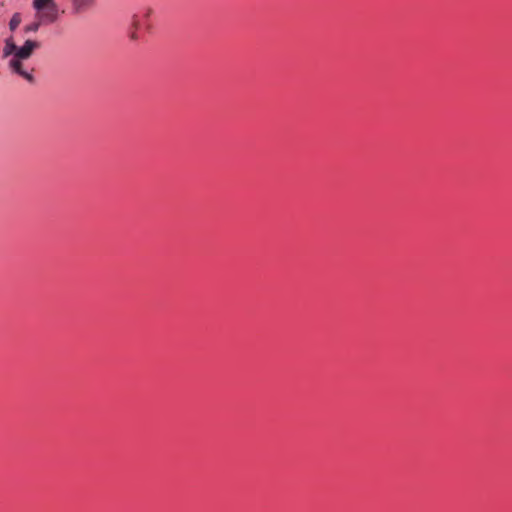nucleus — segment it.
<instances>
[{"mask_svg": "<svg viewBox=\"0 0 512 512\" xmlns=\"http://www.w3.org/2000/svg\"><path fill=\"white\" fill-rule=\"evenodd\" d=\"M40 43L35 40H26L22 46H17L13 37L5 40L3 48V57H11L9 60V68L12 72L18 74L29 82H33L32 73L24 68V61L28 60L33 52L40 48Z\"/></svg>", "mask_w": 512, "mask_h": 512, "instance_id": "obj_1", "label": "nucleus"}, {"mask_svg": "<svg viewBox=\"0 0 512 512\" xmlns=\"http://www.w3.org/2000/svg\"><path fill=\"white\" fill-rule=\"evenodd\" d=\"M73 9L77 13L88 10L93 4L94 0H72Z\"/></svg>", "mask_w": 512, "mask_h": 512, "instance_id": "obj_2", "label": "nucleus"}, {"mask_svg": "<svg viewBox=\"0 0 512 512\" xmlns=\"http://www.w3.org/2000/svg\"><path fill=\"white\" fill-rule=\"evenodd\" d=\"M56 3L54 0H34L33 7L37 11H43L44 9L55 10Z\"/></svg>", "mask_w": 512, "mask_h": 512, "instance_id": "obj_3", "label": "nucleus"}, {"mask_svg": "<svg viewBox=\"0 0 512 512\" xmlns=\"http://www.w3.org/2000/svg\"><path fill=\"white\" fill-rule=\"evenodd\" d=\"M58 8H57V5H55V10H50V9H47L46 12H43L42 14L39 15V19L41 20V22H49V23H53L57 20V17H58Z\"/></svg>", "mask_w": 512, "mask_h": 512, "instance_id": "obj_4", "label": "nucleus"}, {"mask_svg": "<svg viewBox=\"0 0 512 512\" xmlns=\"http://www.w3.org/2000/svg\"><path fill=\"white\" fill-rule=\"evenodd\" d=\"M21 23V16L19 13H15L9 22V28L11 31H14Z\"/></svg>", "mask_w": 512, "mask_h": 512, "instance_id": "obj_5", "label": "nucleus"}, {"mask_svg": "<svg viewBox=\"0 0 512 512\" xmlns=\"http://www.w3.org/2000/svg\"><path fill=\"white\" fill-rule=\"evenodd\" d=\"M41 24H42V22L39 19L38 21L25 26L24 30H25V32H36L40 28Z\"/></svg>", "mask_w": 512, "mask_h": 512, "instance_id": "obj_6", "label": "nucleus"}, {"mask_svg": "<svg viewBox=\"0 0 512 512\" xmlns=\"http://www.w3.org/2000/svg\"><path fill=\"white\" fill-rule=\"evenodd\" d=\"M133 27H134L135 29H139V28L141 27L140 19H139V17H138L137 15H135V16L133 17Z\"/></svg>", "mask_w": 512, "mask_h": 512, "instance_id": "obj_7", "label": "nucleus"}, {"mask_svg": "<svg viewBox=\"0 0 512 512\" xmlns=\"http://www.w3.org/2000/svg\"><path fill=\"white\" fill-rule=\"evenodd\" d=\"M151 13H152V10L151 9H147L145 14H144V17L148 18L151 15Z\"/></svg>", "mask_w": 512, "mask_h": 512, "instance_id": "obj_8", "label": "nucleus"}, {"mask_svg": "<svg viewBox=\"0 0 512 512\" xmlns=\"http://www.w3.org/2000/svg\"><path fill=\"white\" fill-rule=\"evenodd\" d=\"M130 37H131V39H133V40L137 39V35H136V33H135V32L131 33V36H130Z\"/></svg>", "mask_w": 512, "mask_h": 512, "instance_id": "obj_9", "label": "nucleus"}]
</instances>
